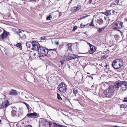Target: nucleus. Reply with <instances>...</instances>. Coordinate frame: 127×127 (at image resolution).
<instances>
[{
  "instance_id": "nucleus-46",
  "label": "nucleus",
  "mask_w": 127,
  "mask_h": 127,
  "mask_svg": "<svg viewBox=\"0 0 127 127\" xmlns=\"http://www.w3.org/2000/svg\"><path fill=\"white\" fill-rule=\"evenodd\" d=\"M92 1V0H89V3H91Z\"/></svg>"
},
{
  "instance_id": "nucleus-18",
  "label": "nucleus",
  "mask_w": 127,
  "mask_h": 127,
  "mask_svg": "<svg viewBox=\"0 0 127 127\" xmlns=\"http://www.w3.org/2000/svg\"><path fill=\"white\" fill-rule=\"evenodd\" d=\"M104 14L106 16H108L110 15H111L110 11V10H108L104 12Z\"/></svg>"
},
{
  "instance_id": "nucleus-2",
  "label": "nucleus",
  "mask_w": 127,
  "mask_h": 127,
  "mask_svg": "<svg viewBox=\"0 0 127 127\" xmlns=\"http://www.w3.org/2000/svg\"><path fill=\"white\" fill-rule=\"evenodd\" d=\"M48 50L44 47H40L38 51V56L39 58L41 57L45 56L47 54Z\"/></svg>"
},
{
  "instance_id": "nucleus-52",
  "label": "nucleus",
  "mask_w": 127,
  "mask_h": 127,
  "mask_svg": "<svg viewBox=\"0 0 127 127\" xmlns=\"http://www.w3.org/2000/svg\"><path fill=\"white\" fill-rule=\"evenodd\" d=\"M107 86H108V84L107 83H106Z\"/></svg>"
},
{
  "instance_id": "nucleus-16",
  "label": "nucleus",
  "mask_w": 127,
  "mask_h": 127,
  "mask_svg": "<svg viewBox=\"0 0 127 127\" xmlns=\"http://www.w3.org/2000/svg\"><path fill=\"white\" fill-rule=\"evenodd\" d=\"M116 23L118 29H120L122 27V25L123 23L122 22H119Z\"/></svg>"
},
{
  "instance_id": "nucleus-15",
  "label": "nucleus",
  "mask_w": 127,
  "mask_h": 127,
  "mask_svg": "<svg viewBox=\"0 0 127 127\" xmlns=\"http://www.w3.org/2000/svg\"><path fill=\"white\" fill-rule=\"evenodd\" d=\"M53 127H66V126H63L62 125L57 124L56 123H53Z\"/></svg>"
},
{
  "instance_id": "nucleus-33",
  "label": "nucleus",
  "mask_w": 127,
  "mask_h": 127,
  "mask_svg": "<svg viewBox=\"0 0 127 127\" xmlns=\"http://www.w3.org/2000/svg\"><path fill=\"white\" fill-rule=\"evenodd\" d=\"M67 45L70 48H71V44L70 43H68L67 44Z\"/></svg>"
},
{
  "instance_id": "nucleus-37",
  "label": "nucleus",
  "mask_w": 127,
  "mask_h": 127,
  "mask_svg": "<svg viewBox=\"0 0 127 127\" xmlns=\"http://www.w3.org/2000/svg\"><path fill=\"white\" fill-rule=\"evenodd\" d=\"M102 31V29L100 28H99L98 29V30H97L98 32H101V31Z\"/></svg>"
},
{
  "instance_id": "nucleus-8",
  "label": "nucleus",
  "mask_w": 127,
  "mask_h": 127,
  "mask_svg": "<svg viewBox=\"0 0 127 127\" xmlns=\"http://www.w3.org/2000/svg\"><path fill=\"white\" fill-rule=\"evenodd\" d=\"M20 31V30H19L18 32H17V33L20 36L19 38L21 39H24L26 38V36L24 33V31Z\"/></svg>"
},
{
  "instance_id": "nucleus-48",
  "label": "nucleus",
  "mask_w": 127,
  "mask_h": 127,
  "mask_svg": "<svg viewBox=\"0 0 127 127\" xmlns=\"http://www.w3.org/2000/svg\"><path fill=\"white\" fill-rule=\"evenodd\" d=\"M88 77H89V78H92V79H93V78L92 77V76H88Z\"/></svg>"
},
{
  "instance_id": "nucleus-7",
  "label": "nucleus",
  "mask_w": 127,
  "mask_h": 127,
  "mask_svg": "<svg viewBox=\"0 0 127 127\" xmlns=\"http://www.w3.org/2000/svg\"><path fill=\"white\" fill-rule=\"evenodd\" d=\"M9 34V32H6L5 30L3 31L2 33L0 34V39L3 40L4 39H5L7 37Z\"/></svg>"
},
{
  "instance_id": "nucleus-13",
  "label": "nucleus",
  "mask_w": 127,
  "mask_h": 127,
  "mask_svg": "<svg viewBox=\"0 0 127 127\" xmlns=\"http://www.w3.org/2000/svg\"><path fill=\"white\" fill-rule=\"evenodd\" d=\"M49 122L47 120L44 119H42L41 121V123L42 125L47 127H48Z\"/></svg>"
},
{
  "instance_id": "nucleus-59",
  "label": "nucleus",
  "mask_w": 127,
  "mask_h": 127,
  "mask_svg": "<svg viewBox=\"0 0 127 127\" xmlns=\"http://www.w3.org/2000/svg\"><path fill=\"white\" fill-rule=\"evenodd\" d=\"M88 73V74H89V73Z\"/></svg>"
},
{
  "instance_id": "nucleus-24",
  "label": "nucleus",
  "mask_w": 127,
  "mask_h": 127,
  "mask_svg": "<svg viewBox=\"0 0 127 127\" xmlns=\"http://www.w3.org/2000/svg\"><path fill=\"white\" fill-rule=\"evenodd\" d=\"M89 24H88L86 25H83L82 23L80 25V27L81 28H85V26H86L88 25Z\"/></svg>"
},
{
  "instance_id": "nucleus-30",
  "label": "nucleus",
  "mask_w": 127,
  "mask_h": 127,
  "mask_svg": "<svg viewBox=\"0 0 127 127\" xmlns=\"http://www.w3.org/2000/svg\"><path fill=\"white\" fill-rule=\"evenodd\" d=\"M18 115L19 116L21 115L22 113L20 109L19 110V111L18 112Z\"/></svg>"
},
{
  "instance_id": "nucleus-14",
  "label": "nucleus",
  "mask_w": 127,
  "mask_h": 127,
  "mask_svg": "<svg viewBox=\"0 0 127 127\" xmlns=\"http://www.w3.org/2000/svg\"><path fill=\"white\" fill-rule=\"evenodd\" d=\"M10 95H16L17 94V92L15 90L11 89L9 92Z\"/></svg>"
},
{
  "instance_id": "nucleus-11",
  "label": "nucleus",
  "mask_w": 127,
  "mask_h": 127,
  "mask_svg": "<svg viewBox=\"0 0 127 127\" xmlns=\"http://www.w3.org/2000/svg\"><path fill=\"white\" fill-rule=\"evenodd\" d=\"M72 92V91L71 90H67L66 91L63 93H64L63 95L66 98H67L69 96Z\"/></svg>"
},
{
  "instance_id": "nucleus-17",
  "label": "nucleus",
  "mask_w": 127,
  "mask_h": 127,
  "mask_svg": "<svg viewBox=\"0 0 127 127\" xmlns=\"http://www.w3.org/2000/svg\"><path fill=\"white\" fill-rule=\"evenodd\" d=\"M70 59L72 60L75 58H78V56L77 55H75L74 54H71L70 56Z\"/></svg>"
},
{
  "instance_id": "nucleus-27",
  "label": "nucleus",
  "mask_w": 127,
  "mask_h": 127,
  "mask_svg": "<svg viewBox=\"0 0 127 127\" xmlns=\"http://www.w3.org/2000/svg\"><path fill=\"white\" fill-rule=\"evenodd\" d=\"M89 16V15H87L85 16H84L83 17H81L80 18L78 19V20H81L82 19H84L85 18H86L87 17Z\"/></svg>"
},
{
  "instance_id": "nucleus-34",
  "label": "nucleus",
  "mask_w": 127,
  "mask_h": 127,
  "mask_svg": "<svg viewBox=\"0 0 127 127\" xmlns=\"http://www.w3.org/2000/svg\"><path fill=\"white\" fill-rule=\"evenodd\" d=\"M123 101L124 102H127V97H125L124 98Z\"/></svg>"
},
{
  "instance_id": "nucleus-32",
  "label": "nucleus",
  "mask_w": 127,
  "mask_h": 127,
  "mask_svg": "<svg viewBox=\"0 0 127 127\" xmlns=\"http://www.w3.org/2000/svg\"><path fill=\"white\" fill-rule=\"evenodd\" d=\"M77 29V27L76 26H75L73 27V30L75 31L76 30V29Z\"/></svg>"
},
{
  "instance_id": "nucleus-50",
  "label": "nucleus",
  "mask_w": 127,
  "mask_h": 127,
  "mask_svg": "<svg viewBox=\"0 0 127 127\" xmlns=\"http://www.w3.org/2000/svg\"><path fill=\"white\" fill-rule=\"evenodd\" d=\"M89 26H88V25H87V26H85V28H88L89 27Z\"/></svg>"
},
{
  "instance_id": "nucleus-36",
  "label": "nucleus",
  "mask_w": 127,
  "mask_h": 127,
  "mask_svg": "<svg viewBox=\"0 0 127 127\" xmlns=\"http://www.w3.org/2000/svg\"><path fill=\"white\" fill-rule=\"evenodd\" d=\"M108 66V65L107 64H106V65H105L104 66V67L106 68V69L107 68V67Z\"/></svg>"
},
{
  "instance_id": "nucleus-42",
  "label": "nucleus",
  "mask_w": 127,
  "mask_h": 127,
  "mask_svg": "<svg viewBox=\"0 0 127 127\" xmlns=\"http://www.w3.org/2000/svg\"><path fill=\"white\" fill-rule=\"evenodd\" d=\"M25 104L26 105V106L27 107V108H28V107L29 106V105L26 103H25Z\"/></svg>"
},
{
  "instance_id": "nucleus-9",
  "label": "nucleus",
  "mask_w": 127,
  "mask_h": 127,
  "mask_svg": "<svg viewBox=\"0 0 127 127\" xmlns=\"http://www.w3.org/2000/svg\"><path fill=\"white\" fill-rule=\"evenodd\" d=\"M9 105V103L8 100H5L2 101V104L0 105V109L5 108Z\"/></svg>"
},
{
  "instance_id": "nucleus-25",
  "label": "nucleus",
  "mask_w": 127,
  "mask_h": 127,
  "mask_svg": "<svg viewBox=\"0 0 127 127\" xmlns=\"http://www.w3.org/2000/svg\"><path fill=\"white\" fill-rule=\"evenodd\" d=\"M52 19V15H50L48 16L46 18V19L47 20H49Z\"/></svg>"
},
{
  "instance_id": "nucleus-47",
  "label": "nucleus",
  "mask_w": 127,
  "mask_h": 127,
  "mask_svg": "<svg viewBox=\"0 0 127 127\" xmlns=\"http://www.w3.org/2000/svg\"><path fill=\"white\" fill-rule=\"evenodd\" d=\"M3 32H2V31L0 29V34L2 33Z\"/></svg>"
},
{
  "instance_id": "nucleus-26",
  "label": "nucleus",
  "mask_w": 127,
  "mask_h": 127,
  "mask_svg": "<svg viewBox=\"0 0 127 127\" xmlns=\"http://www.w3.org/2000/svg\"><path fill=\"white\" fill-rule=\"evenodd\" d=\"M57 97L58 99L59 100H61L62 99V97H61L60 95L58 93H57Z\"/></svg>"
},
{
  "instance_id": "nucleus-55",
  "label": "nucleus",
  "mask_w": 127,
  "mask_h": 127,
  "mask_svg": "<svg viewBox=\"0 0 127 127\" xmlns=\"http://www.w3.org/2000/svg\"><path fill=\"white\" fill-rule=\"evenodd\" d=\"M26 45H27V47L28 46V44H26Z\"/></svg>"
},
{
  "instance_id": "nucleus-38",
  "label": "nucleus",
  "mask_w": 127,
  "mask_h": 127,
  "mask_svg": "<svg viewBox=\"0 0 127 127\" xmlns=\"http://www.w3.org/2000/svg\"><path fill=\"white\" fill-rule=\"evenodd\" d=\"M55 43L57 45H59V41H56Z\"/></svg>"
},
{
  "instance_id": "nucleus-3",
  "label": "nucleus",
  "mask_w": 127,
  "mask_h": 127,
  "mask_svg": "<svg viewBox=\"0 0 127 127\" xmlns=\"http://www.w3.org/2000/svg\"><path fill=\"white\" fill-rule=\"evenodd\" d=\"M114 91V87L113 86H111L108 88V89L105 90L104 94L107 97H110L112 95Z\"/></svg>"
},
{
  "instance_id": "nucleus-39",
  "label": "nucleus",
  "mask_w": 127,
  "mask_h": 127,
  "mask_svg": "<svg viewBox=\"0 0 127 127\" xmlns=\"http://www.w3.org/2000/svg\"><path fill=\"white\" fill-rule=\"evenodd\" d=\"M50 50H52V51H55V52H57L56 51V50L55 49H49Z\"/></svg>"
},
{
  "instance_id": "nucleus-22",
  "label": "nucleus",
  "mask_w": 127,
  "mask_h": 127,
  "mask_svg": "<svg viewBox=\"0 0 127 127\" xmlns=\"http://www.w3.org/2000/svg\"><path fill=\"white\" fill-rule=\"evenodd\" d=\"M16 114V111H11V116L13 117L15 116Z\"/></svg>"
},
{
  "instance_id": "nucleus-31",
  "label": "nucleus",
  "mask_w": 127,
  "mask_h": 127,
  "mask_svg": "<svg viewBox=\"0 0 127 127\" xmlns=\"http://www.w3.org/2000/svg\"><path fill=\"white\" fill-rule=\"evenodd\" d=\"M94 26V25L93 24V21H92L91 22V24H90L89 25L90 26Z\"/></svg>"
},
{
  "instance_id": "nucleus-57",
  "label": "nucleus",
  "mask_w": 127,
  "mask_h": 127,
  "mask_svg": "<svg viewBox=\"0 0 127 127\" xmlns=\"http://www.w3.org/2000/svg\"><path fill=\"white\" fill-rule=\"evenodd\" d=\"M113 12H114L115 11H114V10H113Z\"/></svg>"
},
{
  "instance_id": "nucleus-51",
  "label": "nucleus",
  "mask_w": 127,
  "mask_h": 127,
  "mask_svg": "<svg viewBox=\"0 0 127 127\" xmlns=\"http://www.w3.org/2000/svg\"><path fill=\"white\" fill-rule=\"evenodd\" d=\"M28 45V47H29L30 48L31 47V45H30L29 44Z\"/></svg>"
},
{
  "instance_id": "nucleus-40",
  "label": "nucleus",
  "mask_w": 127,
  "mask_h": 127,
  "mask_svg": "<svg viewBox=\"0 0 127 127\" xmlns=\"http://www.w3.org/2000/svg\"><path fill=\"white\" fill-rule=\"evenodd\" d=\"M109 51L108 49H107V50H105L104 51V53H108V52Z\"/></svg>"
},
{
  "instance_id": "nucleus-44",
  "label": "nucleus",
  "mask_w": 127,
  "mask_h": 127,
  "mask_svg": "<svg viewBox=\"0 0 127 127\" xmlns=\"http://www.w3.org/2000/svg\"><path fill=\"white\" fill-rule=\"evenodd\" d=\"M60 62L61 63L62 65H63L64 64V62L62 61H61Z\"/></svg>"
},
{
  "instance_id": "nucleus-28",
  "label": "nucleus",
  "mask_w": 127,
  "mask_h": 127,
  "mask_svg": "<svg viewBox=\"0 0 127 127\" xmlns=\"http://www.w3.org/2000/svg\"><path fill=\"white\" fill-rule=\"evenodd\" d=\"M12 111H16L17 109L15 107H11Z\"/></svg>"
},
{
  "instance_id": "nucleus-35",
  "label": "nucleus",
  "mask_w": 127,
  "mask_h": 127,
  "mask_svg": "<svg viewBox=\"0 0 127 127\" xmlns=\"http://www.w3.org/2000/svg\"><path fill=\"white\" fill-rule=\"evenodd\" d=\"M48 123L49 127H51V126L52 125V123L50 122H49Z\"/></svg>"
},
{
  "instance_id": "nucleus-43",
  "label": "nucleus",
  "mask_w": 127,
  "mask_h": 127,
  "mask_svg": "<svg viewBox=\"0 0 127 127\" xmlns=\"http://www.w3.org/2000/svg\"><path fill=\"white\" fill-rule=\"evenodd\" d=\"M116 3H117V4H118V3L119 2V0H116Z\"/></svg>"
},
{
  "instance_id": "nucleus-49",
  "label": "nucleus",
  "mask_w": 127,
  "mask_h": 127,
  "mask_svg": "<svg viewBox=\"0 0 127 127\" xmlns=\"http://www.w3.org/2000/svg\"><path fill=\"white\" fill-rule=\"evenodd\" d=\"M113 127H117L115 125V126H113Z\"/></svg>"
},
{
  "instance_id": "nucleus-23",
  "label": "nucleus",
  "mask_w": 127,
  "mask_h": 127,
  "mask_svg": "<svg viewBox=\"0 0 127 127\" xmlns=\"http://www.w3.org/2000/svg\"><path fill=\"white\" fill-rule=\"evenodd\" d=\"M120 107L121 108H126L127 107V104H121L120 106Z\"/></svg>"
},
{
  "instance_id": "nucleus-45",
  "label": "nucleus",
  "mask_w": 127,
  "mask_h": 127,
  "mask_svg": "<svg viewBox=\"0 0 127 127\" xmlns=\"http://www.w3.org/2000/svg\"><path fill=\"white\" fill-rule=\"evenodd\" d=\"M32 55H33V56H35L36 55V53H33V54H32Z\"/></svg>"
},
{
  "instance_id": "nucleus-1",
  "label": "nucleus",
  "mask_w": 127,
  "mask_h": 127,
  "mask_svg": "<svg viewBox=\"0 0 127 127\" xmlns=\"http://www.w3.org/2000/svg\"><path fill=\"white\" fill-rule=\"evenodd\" d=\"M124 64L122 60L121 59H117L114 60L112 65L115 69H118L121 67Z\"/></svg>"
},
{
  "instance_id": "nucleus-6",
  "label": "nucleus",
  "mask_w": 127,
  "mask_h": 127,
  "mask_svg": "<svg viewBox=\"0 0 127 127\" xmlns=\"http://www.w3.org/2000/svg\"><path fill=\"white\" fill-rule=\"evenodd\" d=\"M126 81H116L115 83V85L116 88L118 89L122 85H126Z\"/></svg>"
},
{
  "instance_id": "nucleus-5",
  "label": "nucleus",
  "mask_w": 127,
  "mask_h": 127,
  "mask_svg": "<svg viewBox=\"0 0 127 127\" xmlns=\"http://www.w3.org/2000/svg\"><path fill=\"white\" fill-rule=\"evenodd\" d=\"M32 47V49L35 50H39L40 47H41L39 45V44L37 42L33 41L31 42Z\"/></svg>"
},
{
  "instance_id": "nucleus-56",
  "label": "nucleus",
  "mask_w": 127,
  "mask_h": 127,
  "mask_svg": "<svg viewBox=\"0 0 127 127\" xmlns=\"http://www.w3.org/2000/svg\"><path fill=\"white\" fill-rule=\"evenodd\" d=\"M104 77H107V76H106V75H104Z\"/></svg>"
},
{
  "instance_id": "nucleus-29",
  "label": "nucleus",
  "mask_w": 127,
  "mask_h": 127,
  "mask_svg": "<svg viewBox=\"0 0 127 127\" xmlns=\"http://www.w3.org/2000/svg\"><path fill=\"white\" fill-rule=\"evenodd\" d=\"M74 10L75 11H76L77 10H78L80 9V7H74Z\"/></svg>"
},
{
  "instance_id": "nucleus-12",
  "label": "nucleus",
  "mask_w": 127,
  "mask_h": 127,
  "mask_svg": "<svg viewBox=\"0 0 127 127\" xmlns=\"http://www.w3.org/2000/svg\"><path fill=\"white\" fill-rule=\"evenodd\" d=\"M90 47V49L89 51L90 54L93 53L95 51V49L94 46L92 45L90 43H88Z\"/></svg>"
},
{
  "instance_id": "nucleus-53",
  "label": "nucleus",
  "mask_w": 127,
  "mask_h": 127,
  "mask_svg": "<svg viewBox=\"0 0 127 127\" xmlns=\"http://www.w3.org/2000/svg\"><path fill=\"white\" fill-rule=\"evenodd\" d=\"M106 48H107V47H105V49ZM104 50H105V49H104Z\"/></svg>"
},
{
  "instance_id": "nucleus-41",
  "label": "nucleus",
  "mask_w": 127,
  "mask_h": 127,
  "mask_svg": "<svg viewBox=\"0 0 127 127\" xmlns=\"http://www.w3.org/2000/svg\"><path fill=\"white\" fill-rule=\"evenodd\" d=\"M25 127H32V126L30 125H28L27 126Z\"/></svg>"
},
{
  "instance_id": "nucleus-58",
  "label": "nucleus",
  "mask_w": 127,
  "mask_h": 127,
  "mask_svg": "<svg viewBox=\"0 0 127 127\" xmlns=\"http://www.w3.org/2000/svg\"><path fill=\"white\" fill-rule=\"evenodd\" d=\"M1 122V120H0V123Z\"/></svg>"
},
{
  "instance_id": "nucleus-19",
  "label": "nucleus",
  "mask_w": 127,
  "mask_h": 127,
  "mask_svg": "<svg viewBox=\"0 0 127 127\" xmlns=\"http://www.w3.org/2000/svg\"><path fill=\"white\" fill-rule=\"evenodd\" d=\"M16 46L19 48L20 50H22V45L20 43H17L16 45Z\"/></svg>"
},
{
  "instance_id": "nucleus-21",
  "label": "nucleus",
  "mask_w": 127,
  "mask_h": 127,
  "mask_svg": "<svg viewBox=\"0 0 127 127\" xmlns=\"http://www.w3.org/2000/svg\"><path fill=\"white\" fill-rule=\"evenodd\" d=\"M73 93L75 94H77L78 93V90L77 88H74L73 89Z\"/></svg>"
},
{
  "instance_id": "nucleus-10",
  "label": "nucleus",
  "mask_w": 127,
  "mask_h": 127,
  "mask_svg": "<svg viewBox=\"0 0 127 127\" xmlns=\"http://www.w3.org/2000/svg\"><path fill=\"white\" fill-rule=\"evenodd\" d=\"M26 116L29 118L33 119L36 118L38 117L37 113L35 112L28 114Z\"/></svg>"
},
{
  "instance_id": "nucleus-54",
  "label": "nucleus",
  "mask_w": 127,
  "mask_h": 127,
  "mask_svg": "<svg viewBox=\"0 0 127 127\" xmlns=\"http://www.w3.org/2000/svg\"><path fill=\"white\" fill-rule=\"evenodd\" d=\"M104 19H105V20H106V17H104Z\"/></svg>"
},
{
  "instance_id": "nucleus-20",
  "label": "nucleus",
  "mask_w": 127,
  "mask_h": 127,
  "mask_svg": "<svg viewBox=\"0 0 127 127\" xmlns=\"http://www.w3.org/2000/svg\"><path fill=\"white\" fill-rule=\"evenodd\" d=\"M113 29L115 30H118V28L117 27V26L116 23L114 24L113 25Z\"/></svg>"
},
{
  "instance_id": "nucleus-4",
  "label": "nucleus",
  "mask_w": 127,
  "mask_h": 127,
  "mask_svg": "<svg viewBox=\"0 0 127 127\" xmlns=\"http://www.w3.org/2000/svg\"><path fill=\"white\" fill-rule=\"evenodd\" d=\"M67 86L64 83L62 82L58 86V89L61 92L63 93L67 90Z\"/></svg>"
}]
</instances>
